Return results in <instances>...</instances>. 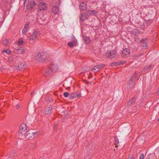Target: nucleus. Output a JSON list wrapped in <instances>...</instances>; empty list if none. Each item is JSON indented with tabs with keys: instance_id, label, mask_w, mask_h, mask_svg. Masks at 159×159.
<instances>
[{
	"instance_id": "11",
	"label": "nucleus",
	"mask_w": 159,
	"mask_h": 159,
	"mask_svg": "<svg viewBox=\"0 0 159 159\" xmlns=\"http://www.w3.org/2000/svg\"><path fill=\"white\" fill-rule=\"evenodd\" d=\"M139 30L137 29L134 30L132 32V35H133L134 36H135V37H134V38L135 39H136V41L139 40V38L138 37L137 38H137V37L139 36Z\"/></svg>"
},
{
	"instance_id": "24",
	"label": "nucleus",
	"mask_w": 159,
	"mask_h": 159,
	"mask_svg": "<svg viewBox=\"0 0 159 159\" xmlns=\"http://www.w3.org/2000/svg\"><path fill=\"white\" fill-rule=\"evenodd\" d=\"M9 41L8 39H5L3 41V44L5 46L7 45L9 43Z\"/></svg>"
},
{
	"instance_id": "42",
	"label": "nucleus",
	"mask_w": 159,
	"mask_h": 159,
	"mask_svg": "<svg viewBox=\"0 0 159 159\" xmlns=\"http://www.w3.org/2000/svg\"><path fill=\"white\" fill-rule=\"evenodd\" d=\"M151 67V65H149V66H148V67H147V69H149Z\"/></svg>"
},
{
	"instance_id": "36",
	"label": "nucleus",
	"mask_w": 159,
	"mask_h": 159,
	"mask_svg": "<svg viewBox=\"0 0 159 159\" xmlns=\"http://www.w3.org/2000/svg\"><path fill=\"white\" fill-rule=\"evenodd\" d=\"M133 77H134V75H132L130 77V80H129V82H132L133 81Z\"/></svg>"
},
{
	"instance_id": "44",
	"label": "nucleus",
	"mask_w": 159,
	"mask_h": 159,
	"mask_svg": "<svg viewBox=\"0 0 159 159\" xmlns=\"http://www.w3.org/2000/svg\"><path fill=\"white\" fill-rule=\"evenodd\" d=\"M128 159H134V158H132V157H129L128 158Z\"/></svg>"
},
{
	"instance_id": "5",
	"label": "nucleus",
	"mask_w": 159,
	"mask_h": 159,
	"mask_svg": "<svg viewBox=\"0 0 159 159\" xmlns=\"http://www.w3.org/2000/svg\"><path fill=\"white\" fill-rule=\"evenodd\" d=\"M105 55L108 57L112 58L116 56V52L115 50H110L106 53Z\"/></svg>"
},
{
	"instance_id": "6",
	"label": "nucleus",
	"mask_w": 159,
	"mask_h": 159,
	"mask_svg": "<svg viewBox=\"0 0 159 159\" xmlns=\"http://www.w3.org/2000/svg\"><path fill=\"white\" fill-rule=\"evenodd\" d=\"M40 35L39 32L37 31H34L32 34L29 37L30 40H33L36 39Z\"/></svg>"
},
{
	"instance_id": "14",
	"label": "nucleus",
	"mask_w": 159,
	"mask_h": 159,
	"mask_svg": "<svg viewBox=\"0 0 159 159\" xmlns=\"http://www.w3.org/2000/svg\"><path fill=\"white\" fill-rule=\"evenodd\" d=\"M87 8V4L84 2H82L80 6V8L81 11H84Z\"/></svg>"
},
{
	"instance_id": "25",
	"label": "nucleus",
	"mask_w": 159,
	"mask_h": 159,
	"mask_svg": "<svg viewBox=\"0 0 159 159\" xmlns=\"http://www.w3.org/2000/svg\"><path fill=\"white\" fill-rule=\"evenodd\" d=\"M70 38L71 39V41H72L73 43H76L77 42V40L75 38V37L73 35H72L71 37Z\"/></svg>"
},
{
	"instance_id": "22",
	"label": "nucleus",
	"mask_w": 159,
	"mask_h": 159,
	"mask_svg": "<svg viewBox=\"0 0 159 159\" xmlns=\"http://www.w3.org/2000/svg\"><path fill=\"white\" fill-rule=\"evenodd\" d=\"M35 4L33 0H32L30 2V4L29 5L30 8H32L34 7L35 5Z\"/></svg>"
},
{
	"instance_id": "18",
	"label": "nucleus",
	"mask_w": 159,
	"mask_h": 159,
	"mask_svg": "<svg viewBox=\"0 0 159 159\" xmlns=\"http://www.w3.org/2000/svg\"><path fill=\"white\" fill-rule=\"evenodd\" d=\"M87 17L86 15L84 13L82 14L80 18V20L81 21H84L87 19Z\"/></svg>"
},
{
	"instance_id": "29",
	"label": "nucleus",
	"mask_w": 159,
	"mask_h": 159,
	"mask_svg": "<svg viewBox=\"0 0 159 159\" xmlns=\"http://www.w3.org/2000/svg\"><path fill=\"white\" fill-rule=\"evenodd\" d=\"M30 24V22L29 21L27 22V23L25 24L24 27L25 28L29 29V26Z\"/></svg>"
},
{
	"instance_id": "1",
	"label": "nucleus",
	"mask_w": 159,
	"mask_h": 159,
	"mask_svg": "<svg viewBox=\"0 0 159 159\" xmlns=\"http://www.w3.org/2000/svg\"><path fill=\"white\" fill-rule=\"evenodd\" d=\"M48 53L44 52H38L36 54L35 59L38 61L41 62L44 61L48 58Z\"/></svg>"
},
{
	"instance_id": "33",
	"label": "nucleus",
	"mask_w": 159,
	"mask_h": 159,
	"mask_svg": "<svg viewBox=\"0 0 159 159\" xmlns=\"http://www.w3.org/2000/svg\"><path fill=\"white\" fill-rule=\"evenodd\" d=\"M29 0H25L24 1V5L27 6L28 4Z\"/></svg>"
},
{
	"instance_id": "39",
	"label": "nucleus",
	"mask_w": 159,
	"mask_h": 159,
	"mask_svg": "<svg viewBox=\"0 0 159 159\" xmlns=\"http://www.w3.org/2000/svg\"><path fill=\"white\" fill-rule=\"evenodd\" d=\"M77 97H80L81 96V93H77Z\"/></svg>"
},
{
	"instance_id": "7",
	"label": "nucleus",
	"mask_w": 159,
	"mask_h": 159,
	"mask_svg": "<svg viewBox=\"0 0 159 159\" xmlns=\"http://www.w3.org/2000/svg\"><path fill=\"white\" fill-rule=\"evenodd\" d=\"M58 68V66L57 64H52L50 66L49 72L51 73H54L57 70Z\"/></svg>"
},
{
	"instance_id": "26",
	"label": "nucleus",
	"mask_w": 159,
	"mask_h": 159,
	"mask_svg": "<svg viewBox=\"0 0 159 159\" xmlns=\"http://www.w3.org/2000/svg\"><path fill=\"white\" fill-rule=\"evenodd\" d=\"M28 31V29L24 28L22 30V33L23 34H25Z\"/></svg>"
},
{
	"instance_id": "27",
	"label": "nucleus",
	"mask_w": 159,
	"mask_h": 159,
	"mask_svg": "<svg viewBox=\"0 0 159 159\" xmlns=\"http://www.w3.org/2000/svg\"><path fill=\"white\" fill-rule=\"evenodd\" d=\"M3 52H6L7 54H9L11 52V51L9 49H7L6 50H4Z\"/></svg>"
},
{
	"instance_id": "13",
	"label": "nucleus",
	"mask_w": 159,
	"mask_h": 159,
	"mask_svg": "<svg viewBox=\"0 0 159 159\" xmlns=\"http://www.w3.org/2000/svg\"><path fill=\"white\" fill-rule=\"evenodd\" d=\"M147 40V39H142L141 41V43L142 44L141 45L143 47V48H145L147 47L146 43Z\"/></svg>"
},
{
	"instance_id": "19",
	"label": "nucleus",
	"mask_w": 159,
	"mask_h": 159,
	"mask_svg": "<svg viewBox=\"0 0 159 159\" xmlns=\"http://www.w3.org/2000/svg\"><path fill=\"white\" fill-rule=\"evenodd\" d=\"M77 95V93H73L69 95V98L70 99H73L75 98Z\"/></svg>"
},
{
	"instance_id": "3",
	"label": "nucleus",
	"mask_w": 159,
	"mask_h": 159,
	"mask_svg": "<svg viewBox=\"0 0 159 159\" xmlns=\"http://www.w3.org/2000/svg\"><path fill=\"white\" fill-rule=\"evenodd\" d=\"M47 9L46 4L43 1L40 2L39 5L38 11L42 12L46 10Z\"/></svg>"
},
{
	"instance_id": "12",
	"label": "nucleus",
	"mask_w": 159,
	"mask_h": 159,
	"mask_svg": "<svg viewBox=\"0 0 159 159\" xmlns=\"http://www.w3.org/2000/svg\"><path fill=\"white\" fill-rule=\"evenodd\" d=\"M25 50L21 48L15 49L14 51L15 53L17 54H22L25 52Z\"/></svg>"
},
{
	"instance_id": "4",
	"label": "nucleus",
	"mask_w": 159,
	"mask_h": 159,
	"mask_svg": "<svg viewBox=\"0 0 159 159\" xmlns=\"http://www.w3.org/2000/svg\"><path fill=\"white\" fill-rule=\"evenodd\" d=\"M37 133V132H33L30 131H27L25 134V135L21 137L22 139H25V138L27 139H29L31 138H34V135Z\"/></svg>"
},
{
	"instance_id": "43",
	"label": "nucleus",
	"mask_w": 159,
	"mask_h": 159,
	"mask_svg": "<svg viewBox=\"0 0 159 159\" xmlns=\"http://www.w3.org/2000/svg\"><path fill=\"white\" fill-rule=\"evenodd\" d=\"M34 94V92L33 91L31 93V95H33Z\"/></svg>"
},
{
	"instance_id": "32",
	"label": "nucleus",
	"mask_w": 159,
	"mask_h": 159,
	"mask_svg": "<svg viewBox=\"0 0 159 159\" xmlns=\"http://www.w3.org/2000/svg\"><path fill=\"white\" fill-rule=\"evenodd\" d=\"M63 95L65 97H67L69 96V93L68 92H65L63 93Z\"/></svg>"
},
{
	"instance_id": "23",
	"label": "nucleus",
	"mask_w": 159,
	"mask_h": 159,
	"mask_svg": "<svg viewBox=\"0 0 159 159\" xmlns=\"http://www.w3.org/2000/svg\"><path fill=\"white\" fill-rule=\"evenodd\" d=\"M135 101V99L134 98H131L128 102V104L129 105H131L133 104Z\"/></svg>"
},
{
	"instance_id": "16",
	"label": "nucleus",
	"mask_w": 159,
	"mask_h": 159,
	"mask_svg": "<svg viewBox=\"0 0 159 159\" xmlns=\"http://www.w3.org/2000/svg\"><path fill=\"white\" fill-rule=\"evenodd\" d=\"M52 11L55 14H57L59 11V9L56 6H53L52 8Z\"/></svg>"
},
{
	"instance_id": "15",
	"label": "nucleus",
	"mask_w": 159,
	"mask_h": 159,
	"mask_svg": "<svg viewBox=\"0 0 159 159\" xmlns=\"http://www.w3.org/2000/svg\"><path fill=\"white\" fill-rule=\"evenodd\" d=\"M87 14L88 16L91 15H96L97 13L96 11L94 10H90L88 11Z\"/></svg>"
},
{
	"instance_id": "20",
	"label": "nucleus",
	"mask_w": 159,
	"mask_h": 159,
	"mask_svg": "<svg viewBox=\"0 0 159 159\" xmlns=\"http://www.w3.org/2000/svg\"><path fill=\"white\" fill-rule=\"evenodd\" d=\"M51 3L52 4H59L61 3V2L60 0H52L51 1Z\"/></svg>"
},
{
	"instance_id": "40",
	"label": "nucleus",
	"mask_w": 159,
	"mask_h": 159,
	"mask_svg": "<svg viewBox=\"0 0 159 159\" xmlns=\"http://www.w3.org/2000/svg\"><path fill=\"white\" fill-rule=\"evenodd\" d=\"M20 107V106L18 105H17L16 107V108L17 109H18Z\"/></svg>"
},
{
	"instance_id": "9",
	"label": "nucleus",
	"mask_w": 159,
	"mask_h": 159,
	"mask_svg": "<svg viewBox=\"0 0 159 159\" xmlns=\"http://www.w3.org/2000/svg\"><path fill=\"white\" fill-rule=\"evenodd\" d=\"M105 66V64H102L100 65H97L94 66L92 68L91 70L93 72H98L99 71V70L102 69Z\"/></svg>"
},
{
	"instance_id": "35",
	"label": "nucleus",
	"mask_w": 159,
	"mask_h": 159,
	"mask_svg": "<svg viewBox=\"0 0 159 159\" xmlns=\"http://www.w3.org/2000/svg\"><path fill=\"white\" fill-rule=\"evenodd\" d=\"M144 158V154H141L140 157V159H143Z\"/></svg>"
},
{
	"instance_id": "41",
	"label": "nucleus",
	"mask_w": 159,
	"mask_h": 159,
	"mask_svg": "<svg viewBox=\"0 0 159 159\" xmlns=\"http://www.w3.org/2000/svg\"><path fill=\"white\" fill-rule=\"evenodd\" d=\"M157 93L158 95H159V87L157 91Z\"/></svg>"
},
{
	"instance_id": "46",
	"label": "nucleus",
	"mask_w": 159,
	"mask_h": 159,
	"mask_svg": "<svg viewBox=\"0 0 159 159\" xmlns=\"http://www.w3.org/2000/svg\"><path fill=\"white\" fill-rule=\"evenodd\" d=\"M16 58H17L18 59L19 58V57H16Z\"/></svg>"
},
{
	"instance_id": "50",
	"label": "nucleus",
	"mask_w": 159,
	"mask_h": 159,
	"mask_svg": "<svg viewBox=\"0 0 159 159\" xmlns=\"http://www.w3.org/2000/svg\"><path fill=\"white\" fill-rule=\"evenodd\" d=\"M27 38H28V36H27Z\"/></svg>"
},
{
	"instance_id": "28",
	"label": "nucleus",
	"mask_w": 159,
	"mask_h": 159,
	"mask_svg": "<svg viewBox=\"0 0 159 159\" xmlns=\"http://www.w3.org/2000/svg\"><path fill=\"white\" fill-rule=\"evenodd\" d=\"M68 45L70 48L74 47V43L72 42H70L68 43Z\"/></svg>"
},
{
	"instance_id": "49",
	"label": "nucleus",
	"mask_w": 159,
	"mask_h": 159,
	"mask_svg": "<svg viewBox=\"0 0 159 159\" xmlns=\"http://www.w3.org/2000/svg\"><path fill=\"white\" fill-rule=\"evenodd\" d=\"M116 142H117V141H118V140H116Z\"/></svg>"
},
{
	"instance_id": "30",
	"label": "nucleus",
	"mask_w": 159,
	"mask_h": 159,
	"mask_svg": "<svg viewBox=\"0 0 159 159\" xmlns=\"http://www.w3.org/2000/svg\"><path fill=\"white\" fill-rule=\"evenodd\" d=\"M120 65V62H114L112 63V66H116Z\"/></svg>"
},
{
	"instance_id": "34",
	"label": "nucleus",
	"mask_w": 159,
	"mask_h": 159,
	"mask_svg": "<svg viewBox=\"0 0 159 159\" xmlns=\"http://www.w3.org/2000/svg\"><path fill=\"white\" fill-rule=\"evenodd\" d=\"M9 60L10 61H13L14 60V57L13 56H11L9 57Z\"/></svg>"
},
{
	"instance_id": "2",
	"label": "nucleus",
	"mask_w": 159,
	"mask_h": 159,
	"mask_svg": "<svg viewBox=\"0 0 159 159\" xmlns=\"http://www.w3.org/2000/svg\"><path fill=\"white\" fill-rule=\"evenodd\" d=\"M27 126L26 124H21L19 127V135L21 138L23 137L25 135V134L27 131Z\"/></svg>"
},
{
	"instance_id": "48",
	"label": "nucleus",
	"mask_w": 159,
	"mask_h": 159,
	"mask_svg": "<svg viewBox=\"0 0 159 159\" xmlns=\"http://www.w3.org/2000/svg\"><path fill=\"white\" fill-rule=\"evenodd\" d=\"M116 142H117V141H118V140H116Z\"/></svg>"
},
{
	"instance_id": "47",
	"label": "nucleus",
	"mask_w": 159,
	"mask_h": 159,
	"mask_svg": "<svg viewBox=\"0 0 159 159\" xmlns=\"http://www.w3.org/2000/svg\"><path fill=\"white\" fill-rule=\"evenodd\" d=\"M158 122L159 123V118L158 120Z\"/></svg>"
},
{
	"instance_id": "17",
	"label": "nucleus",
	"mask_w": 159,
	"mask_h": 159,
	"mask_svg": "<svg viewBox=\"0 0 159 159\" xmlns=\"http://www.w3.org/2000/svg\"><path fill=\"white\" fill-rule=\"evenodd\" d=\"M52 109V107H49L48 108H46L44 112V114L46 115H47L49 114L51 112Z\"/></svg>"
},
{
	"instance_id": "21",
	"label": "nucleus",
	"mask_w": 159,
	"mask_h": 159,
	"mask_svg": "<svg viewBox=\"0 0 159 159\" xmlns=\"http://www.w3.org/2000/svg\"><path fill=\"white\" fill-rule=\"evenodd\" d=\"M84 42L87 44L89 43L90 42L89 38L88 37L86 36L84 37Z\"/></svg>"
},
{
	"instance_id": "45",
	"label": "nucleus",
	"mask_w": 159,
	"mask_h": 159,
	"mask_svg": "<svg viewBox=\"0 0 159 159\" xmlns=\"http://www.w3.org/2000/svg\"><path fill=\"white\" fill-rule=\"evenodd\" d=\"M57 126V125H54V128L55 129L56 128Z\"/></svg>"
},
{
	"instance_id": "8",
	"label": "nucleus",
	"mask_w": 159,
	"mask_h": 159,
	"mask_svg": "<svg viewBox=\"0 0 159 159\" xmlns=\"http://www.w3.org/2000/svg\"><path fill=\"white\" fill-rule=\"evenodd\" d=\"M130 53V51L129 49L125 48L124 49L122 52V56L124 57L129 56Z\"/></svg>"
},
{
	"instance_id": "10",
	"label": "nucleus",
	"mask_w": 159,
	"mask_h": 159,
	"mask_svg": "<svg viewBox=\"0 0 159 159\" xmlns=\"http://www.w3.org/2000/svg\"><path fill=\"white\" fill-rule=\"evenodd\" d=\"M25 62H20L17 65L15 66V69L20 70L25 67Z\"/></svg>"
},
{
	"instance_id": "37",
	"label": "nucleus",
	"mask_w": 159,
	"mask_h": 159,
	"mask_svg": "<svg viewBox=\"0 0 159 159\" xmlns=\"http://www.w3.org/2000/svg\"><path fill=\"white\" fill-rule=\"evenodd\" d=\"M120 62V64H124L125 63H126V61H121Z\"/></svg>"
},
{
	"instance_id": "38",
	"label": "nucleus",
	"mask_w": 159,
	"mask_h": 159,
	"mask_svg": "<svg viewBox=\"0 0 159 159\" xmlns=\"http://www.w3.org/2000/svg\"><path fill=\"white\" fill-rule=\"evenodd\" d=\"M132 82H129V81L127 84V85H128L129 86L130 85V84H131Z\"/></svg>"
},
{
	"instance_id": "31",
	"label": "nucleus",
	"mask_w": 159,
	"mask_h": 159,
	"mask_svg": "<svg viewBox=\"0 0 159 159\" xmlns=\"http://www.w3.org/2000/svg\"><path fill=\"white\" fill-rule=\"evenodd\" d=\"M23 43V40L21 39H20L19 40L18 42V44L19 45H21Z\"/></svg>"
}]
</instances>
